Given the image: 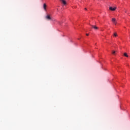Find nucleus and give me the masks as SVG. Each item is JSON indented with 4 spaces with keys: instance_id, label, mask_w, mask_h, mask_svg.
I'll use <instances>...</instances> for the list:
<instances>
[{
    "instance_id": "obj_1",
    "label": "nucleus",
    "mask_w": 130,
    "mask_h": 130,
    "mask_svg": "<svg viewBox=\"0 0 130 130\" xmlns=\"http://www.w3.org/2000/svg\"><path fill=\"white\" fill-rule=\"evenodd\" d=\"M45 19H46V20H48V21H51V20H52V18H51V17H50V15H47L45 17Z\"/></svg>"
},
{
    "instance_id": "obj_14",
    "label": "nucleus",
    "mask_w": 130,
    "mask_h": 130,
    "mask_svg": "<svg viewBox=\"0 0 130 130\" xmlns=\"http://www.w3.org/2000/svg\"><path fill=\"white\" fill-rule=\"evenodd\" d=\"M125 13H126V11H125Z\"/></svg>"
},
{
    "instance_id": "obj_13",
    "label": "nucleus",
    "mask_w": 130,
    "mask_h": 130,
    "mask_svg": "<svg viewBox=\"0 0 130 130\" xmlns=\"http://www.w3.org/2000/svg\"><path fill=\"white\" fill-rule=\"evenodd\" d=\"M85 10H87V8H85Z\"/></svg>"
},
{
    "instance_id": "obj_12",
    "label": "nucleus",
    "mask_w": 130,
    "mask_h": 130,
    "mask_svg": "<svg viewBox=\"0 0 130 130\" xmlns=\"http://www.w3.org/2000/svg\"><path fill=\"white\" fill-rule=\"evenodd\" d=\"M58 24H60V22H58Z\"/></svg>"
},
{
    "instance_id": "obj_2",
    "label": "nucleus",
    "mask_w": 130,
    "mask_h": 130,
    "mask_svg": "<svg viewBox=\"0 0 130 130\" xmlns=\"http://www.w3.org/2000/svg\"><path fill=\"white\" fill-rule=\"evenodd\" d=\"M112 21L114 25H116V24H117V22H116V19L115 18H112Z\"/></svg>"
},
{
    "instance_id": "obj_11",
    "label": "nucleus",
    "mask_w": 130,
    "mask_h": 130,
    "mask_svg": "<svg viewBox=\"0 0 130 130\" xmlns=\"http://www.w3.org/2000/svg\"><path fill=\"white\" fill-rule=\"evenodd\" d=\"M86 36H89V34H86Z\"/></svg>"
},
{
    "instance_id": "obj_7",
    "label": "nucleus",
    "mask_w": 130,
    "mask_h": 130,
    "mask_svg": "<svg viewBox=\"0 0 130 130\" xmlns=\"http://www.w3.org/2000/svg\"><path fill=\"white\" fill-rule=\"evenodd\" d=\"M46 7H47L46 4H44V5H43V8H44V11H46Z\"/></svg>"
},
{
    "instance_id": "obj_3",
    "label": "nucleus",
    "mask_w": 130,
    "mask_h": 130,
    "mask_svg": "<svg viewBox=\"0 0 130 130\" xmlns=\"http://www.w3.org/2000/svg\"><path fill=\"white\" fill-rule=\"evenodd\" d=\"M60 2L64 5V6H66L67 5V2H66V0H60Z\"/></svg>"
},
{
    "instance_id": "obj_5",
    "label": "nucleus",
    "mask_w": 130,
    "mask_h": 130,
    "mask_svg": "<svg viewBox=\"0 0 130 130\" xmlns=\"http://www.w3.org/2000/svg\"><path fill=\"white\" fill-rule=\"evenodd\" d=\"M91 27H92L94 30H98V27L95 25H91Z\"/></svg>"
},
{
    "instance_id": "obj_6",
    "label": "nucleus",
    "mask_w": 130,
    "mask_h": 130,
    "mask_svg": "<svg viewBox=\"0 0 130 130\" xmlns=\"http://www.w3.org/2000/svg\"><path fill=\"white\" fill-rule=\"evenodd\" d=\"M111 52H112V54H116V53L117 52V51L112 50Z\"/></svg>"
},
{
    "instance_id": "obj_8",
    "label": "nucleus",
    "mask_w": 130,
    "mask_h": 130,
    "mask_svg": "<svg viewBox=\"0 0 130 130\" xmlns=\"http://www.w3.org/2000/svg\"><path fill=\"white\" fill-rule=\"evenodd\" d=\"M113 36H114V37H117V34L116 32H115L113 34Z\"/></svg>"
},
{
    "instance_id": "obj_9",
    "label": "nucleus",
    "mask_w": 130,
    "mask_h": 130,
    "mask_svg": "<svg viewBox=\"0 0 130 130\" xmlns=\"http://www.w3.org/2000/svg\"><path fill=\"white\" fill-rule=\"evenodd\" d=\"M124 55L126 57H128V55H127V54L126 53H124Z\"/></svg>"
},
{
    "instance_id": "obj_4",
    "label": "nucleus",
    "mask_w": 130,
    "mask_h": 130,
    "mask_svg": "<svg viewBox=\"0 0 130 130\" xmlns=\"http://www.w3.org/2000/svg\"><path fill=\"white\" fill-rule=\"evenodd\" d=\"M109 9L110 10V11H115V10H116V7L112 8V7H110L109 8Z\"/></svg>"
},
{
    "instance_id": "obj_10",
    "label": "nucleus",
    "mask_w": 130,
    "mask_h": 130,
    "mask_svg": "<svg viewBox=\"0 0 130 130\" xmlns=\"http://www.w3.org/2000/svg\"><path fill=\"white\" fill-rule=\"evenodd\" d=\"M51 21H53V22H55L56 20H55V19H52V20H51Z\"/></svg>"
}]
</instances>
